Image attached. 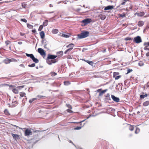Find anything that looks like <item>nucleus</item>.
<instances>
[{
  "instance_id": "41",
  "label": "nucleus",
  "mask_w": 149,
  "mask_h": 149,
  "mask_svg": "<svg viewBox=\"0 0 149 149\" xmlns=\"http://www.w3.org/2000/svg\"><path fill=\"white\" fill-rule=\"evenodd\" d=\"M129 0H123V2L120 5H124L125 4V3L127 1H129Z\"/></svg>"
},
{
  "instance_id": "60",
  "label": "nucleus",
  "mask_w": 149,
  "mask_h": 149,
  "mask_svg": "<svg viewBox=\"0 0 149 149\" xmlns=\"http://www.w3.org/2000/svg\"><path fill=\"white\" fill-rule=\"evenodd\" d=\"M18 75H14V76H10V77H17L18 76Z\"/></svg>"
},
{
  "instance_id": "45",
  "label": "nucleus",
  "mask_w": 149,
  "mask_h": 149,
  "mask_svg": "<svg viewBox=\"0 0 149 149\" xmlns=\"http://www.w3.org/2000/svg\"><path fill=\"white\" fill-rule=\"evenodd\" d=\"M48 42L47 41H46V42H45V43H44V47L45 48H47V47H46V46L47 45V44H48Z\"/></svg>"
},
{
  "instance_id": "8",
  "label": "nucleus",
  "mask_w": 149,
  "mask_h": 149,
  "mask_svg": "<svg viewBox=\"0 0 149 149\" xmlns=\"http://www.w3.org/2000/svg\"><path fill=\"white\" fill-rule=\"evenodd\" d=\"M111 100V98L110 97V94L109 93H107L105 96L104 99V100L106 102H108L109 101Z\"/></svg>"
},
{
  "instance_id": "10",
  "label": "nucleus",
  "mask_w": 149,
  "mask_h": 149,
  "mask_svg": "<svg viewBox=\"0 0 149 149\" xmlns=\"http://www.w3.org/2000/svg\"><path fill=\"white\" fill-rule=\"evenodd\" d=\"M111 97L112 99L114 101L117 102H119L120 99L118 97H117L113 95H111Z\"/></svg>"
},
{
  "instance_id": "32",
  "label": "nucleus",
  "mask_w": 149,
  "mask_h": 149,
  "mask_svg": "<svg viewBox=\"0 0 149 149\" xmlns=\"http://www.w3.org/2000/svg\"><path fill=\"white\" fill-rule=\"evenodd\" d=\"M71 50L70 49L68 48L64 52V54H69V52H70Z\"/></svg>"
},
{
  "instance_id": "2",
  "label": "nucleus",
  "mask_w": 149,
  "mask_h": 149,
  "mask_svg": "<svg viewBox=\"0 0 149 149\" xmlns=\"http://www.w3.org/2000/svg\"><path fill=\"white\" fill-rule=\"evenodd\" d=\"M90 34L89 31H83L81 33L77 35V37L79 39H82L89 36Z\"/></svg>"
},
{
  "instance_id": "27",
  "label": "nucleus",
  "mask_w": 149,
  "mask_h": 149,
  "mask_svg": "<svg viewBox=\"0 0 149 149\" xmlns=\"http://www.w3.org/2000/svg\"><path fill=\"white\" fill-rule=\"evenodd\" d=\"M147 96V95L146 94L145 95H140V98L141 99L144 98Z\"/></svg>"
},
{
  "instance_id": "1",
  "label": "nucleus",
  "mask_w": 149,
  "mask_h": 149,
  "mask_svg": "<svg viewBox=\"0 0 149 149\" xmlns=\"http://www.w3.org/2000/svg\"><path fill=\"white\" fill-rule=\"evenodd\" d=\"M57 57L56 55L48 54V55L47 63L49 65L52 64V63H55L58 60L57 59H55Z\"/></svg>"
},
{
  "instance_id": "16",
  "label": "nucleus",
  "mask_w": 149,
  "mask_h": 149,
  "mask_svg": "<svg viewBox=\"0 0 149 149\" xmlns=\"http://www.w3.org/2000/svg\"><path fill=\"white\" fill-rule=\"evenodd\" d=\"M31 59L32 60L33 62H34L36 63H38L39 62L37 58H35V57H34V56L32 57Z\"/></svg>"
},
{
  "instance_id": "14",
  "label": "nucleus",
  "mask_w": 149,
  "mask_h": 149,
  "mask_svg": "<svg viewBox=\"0 0 149 149\" xmlns=\"http://www.w3.org/2000/svg\"><path fill=\"white\" fill-rule=\"evenodd\" d=\"M113 8V6H108L104 8V10H106L112 9Z\"/></svg>"
},
{
  "instance_id": "28",
  "label": "nucleus",
  "mask_w": 149,
  "mask_h": 149,
  "mask_svg": "<svg viewBox=\"0 0 149 149\" xmlns=\"http://www.w3.org/2000/svg\"><path fill=\"white\" fill-rule=\"evenodd\" d=\"M26 55L27 56L30 57L31 59L34 56L33 54H29L27 53H26Z\"/></svg>"
},
{
  "instance_id": "30",
  "label": "nucleus",
  "mask_w": 149,
  "mask_h": 149,
  "mask_svg": "<svg viewBox=\"0 0 149 149\" xmlns=\"http://www.w3.org/2000/svg\"><path fill=\"white\" fill-rule=\"evenodd\" d=\"M84 124H84L81 126H79V127H75L74 128V130H80L82 128V127H83V126H84Z\"/></svg>"
},
{
  "instance_id": "7",
  "label": "nucleus",
  "mask_w": 149,
  "mask_h": 149,
  "mask_svg": "<svg viewBox=\"0 0 149 149\" xmlns=\"http://www.w3.org/2000/svg\"><path fill=\"white\" fill-rule=\"evenodd\" d=\"M119 74V72H114L113 77L116 80H117L119 79L121 77L120 75H118Z\"/></svg>"
},
{
  "instance_id": "47",
  "label": "nucleus",
  "mask_w": 149,
  "mask_h": 149,
  "mask_svg": "<svg viewBox=\"0 0 149 149\" xmlns=\"http://www.w3.org/2000/svg\"><path fill=\"white\" fill-rule=\"evenodd\" d=\"M143 49L145 50L149 51V47H148L147 46H145L144 47Z\"/></svg>"
},
{
  "instance_id": "24",
  "label": "nucleus",
  "mask_w": 149,
  "mask_h": 149,
  "mask_svg": "<svg viewBox=\"0 0 149 149\" xmlns=\"http://www.w3.org/2000/svg\"><path fill=\"white\" fill-rule=\"evenodd\" d=\"M27 26L28 28L31 29H32L33 28V26L27 23Z\"/></svg>"
},
{
  "instance_id": "23",
  "label": "nucleus",
  "mask_w": 149,
  "mask_h": 149,
  "mask_svg": "<svg viewBox=\"0 0 149 149\" xmlns=\"http://www.w3.org/2000/svg\"><path fill=\"white\" fill-rule=\"evenodd\" d=\"M4 114L7 116H9L10 115V114L9 113L7 109H5L4 111Z\"/></svg>"
},
{
  "instance_id": "35",
  "label": "nucleus",
  "mask_w": 149,
  "mask_h": 149,
  "mask_svg": "<svg viewBox=\"0 0 149 149\" xmlns=\"http://www.w3.org/2000/svg\"><path fill=\"white\" fill-rule=\"evenodd\" d=\"M70 83L68 81H65L64 82V84L65 85L68 86L70 85Z\"/></svg>"
},
{
  "instance_id": "36",
  "label": "nucleus",
  "mask_w": 149,
  "mask_h": 149,
  "mask_svg": "<svg viewBox=\"0 0 149 149\" xmlns=\"http://www.w3.org/2000/svg\"><path fill=\"white\" fill-rule=\"evenodd\" d=\"M19 95L21 97H23L26 94L24 92H22L20 93Z\"/></svg>"
},
{
  "instance_id": "21",
  "label": "nucleus",
  "mask_w": 149,
  "mask_h": 149,
  "mask_svg": "<svg viewBox=\"0 0 149 149\" xmlns=\"http://www.w3.org/2000/svg\"><path fill=\"white\" fill-rule=\"evenodd\" d=\"M45 96H44L42 95H38L36 97V98H37L38 99H43L44 98H45Z\"/></svg>"
},
{
  "instance_id": "9",
  "label": "nucleus",
  "mask_w": 149,
  "mask_h": 149,
  "mask_svg": "<svg viewBox=\"0 0 149 149\" xmlns=\"http://www.w3.org/2000/svg\"><path fill=\"white\" fill-rule=\"evenodd\" d=\"M38 52L42 56H45L46 55L45 52L44 50L41 48H39L38 49Z\"/></svg>"
},
{
  "instance_id": "52",
  "label": "nucleus",
  "mask_w": 149,
  "mask_h": 149,
  "mask_svg": "<svg viewBox=\"0 0 149 149\" xmlns=\"http://www.w3.org/2000/svg\"><path fill=\"white\" fill-rule=\"evenodd\" d=\"M12 102L13 103H16L17 104V103L16 100H15L14 99L13 100Z\"/></svg>"
},
{
  "instance_id": "26",
  "label": "nucleus",
  "mask_w": 149,
  "mask_h": 149,
  "mask_svg": "<svg viewBox=\"0 0 149 149\" xmlns=\"http://www.w3.org/2000/svg\"><path fill=\"white\" fill-rule=\"evenodd\" d=\"M37 99V98H32L31 99H30L29 100V102L31 104V103H32L35 100H36Z\"/></svg>"
},
{
  "instance_id": "4",
  "label": "nucleus",
  "mask_w": 149,
  "mask_h": 149,
  "mask_svg": "<svg viewBox=\"0 0 149 149\" xmlns=\"http://www.w3.org/2000/svg\"><path fill=\"white\" fill-rule=\"evenodd\" d=\"M107 90V89H106L104 90H102V88H100L97 90L96 91L97 92L99 93V96H100L102 95L103 93L106 92Z\"/></svg>"
},
{
  "instance_id": "50",
  "label": "nucleus",
  "mask_w": 149,
  "mask_h": 149,
  "mask_svg": "<svg viewBox=\"0 0 149 149\" xmlns=\"http://www.w3.org/2000/svg\"><path fill=\"white\" fill-rule=\"evenodd\" d=\"M47 0H42L40 1V2L42 3H45L47 1Z\"/></svg>"
},
{
  "instance_id": "57",
  "label": "nucleus",
  "mask_w": 149,
  "mask_h": 149,
  "mask_svg": "<svg viewBox=\"0 0 149 149\" xmlns=\"http://www.w3.org/2000/svg\"><path fill=\"white\" fill-rule=\"evenodd\" d=\"M18 44L19 45H21L22 44V42L19 41V42H18Z\"/></svg>"
},
{
  "instance_id": "46",
  "label": "nucleus",
  "mask_w": 149,
  "mask_h": 149,
  "mask_svg": "<svg viewBox=\"0 0 149 149\" xmlns=\"http://www.w3.org/2000/svg\"><path fill=\"white\" fill-rule=\"evenodd\" d=\"M21 21L22 22H24L25 23H26L27 22V20L24 18L21 19Z\"/></svg>"
},
{
  "instance_id": "39",
  "label": "nucleus",
  "mask_w": 149,
  "mask_h": 149,
  "mask_svg": "<svg viewBox=\"0 0 149 149\" xmlns=\"http://www.w3.org/2000/svg\"><path fill=\"white\" fill-rule=\"evenodd\" d=\"M138 65L140 66H142L144 65V63L143 62L140 61L138 63Z\"/></svg>"
},
{
  "instance_id": "29",
  "label": "nucleus",
  "mask_w": 149,
  "mask_h": 149,
  "mask_svg": "<svg viewBox=\"0 0 149 149\" xmlns=\"http://www.w3.org/2000/svg\"><path fill=\"white\" fill-rule=\"evenodd\" d=\"M119 16L120 17H125V14L124 13H123L122 14H119Z\"/></svg>"
},
{
  "instance_id": "59",
  "label": "nucleus",
  "mask_w": 149,
  "mask_h": 149,
  "mask_svg": "<svg viewBox=\"0 0 149 149\" xmlns=\"http://www.w3.org/2000/svg\"><path fill=\"white\" fill-rule=\"evenodd\" d=\"M70 143H71L72 144H73L76 147V146H75V145L73 143L72 141Z\"/></svg>"
},
{
  "instance_id": "64",
  "label": "nucleus",
  "mask_w": 149,
  "mask_h": 149,
  "mask_svg": "<svg viewBox=\"0 0 149 149\" xmlns=\"http://www.w3.org/2000/svg\"><path fill=\"white\" fill-rule=\"evenodd\" d=\"M49 7H53V5H52V4H50L49 5Z\"/></svg>"
},
{
  "instance_id": "38",
  "label": "nucleus",
  "mask_w": 149,
  "mask_h": 149,
  "mask_svg": "<svg viewBox=\"0 0 149 149\" xmlns=\"http://www.w3.org/2000/svg\"><path fill=\"white\" fill-rule=\"evenodd\" d=\"M143 45L145 46H149V42H145L144 43Z\"/></svg>"
},
{
  "instance_id": "44",
  "label": "nucleus",
  "mask_w": 149,
  "mask_h": 149,
  "mask_svg": "<svg viewBox=\"0 0 149 149\" xmlns=\"http://www.w3.org/2000/svg\"><path fill=\"white\" fill-rule=\"evenodd\" d=\"M35 63H33L31 64L28 65V66L30 67H33L35 66Z\"/></svg>"
},
{
  "instance_id": "55",
  "label": "nucleus",
  "mask_w": 149,
  "mask_h": 149,
  "mask_svg": "<svg viewBox=\"0 0 149 149\" xmlns=\"http://www.w3.org/2000/svg\"><path fill=\"white\" fill-rule=\"evenodd\" d=\"M32 31L33 33H35L36 32V29H33L32 30Z\"/></svg>"
},
{
  "instance_id": "42",
  "label": "nucleus",
  "mask_w": 149,
  "mask_h": 149,
  "mask_svg": "<svg viewBox=\"0 0 149 149\" xmlns=\"http://www.w3.org/2000/svg\"><path fill=\"white\" fill-rule=\"evenodd\" d=\"M50 74L52 76L54 77L56 76L57 74V73L55 72H51Z\"/></svg>"
},
{
  "instance_id": "33",
  "label": "nucleus",
  "mask_w": 149,
  "mask_h": 149,
  "mask_svg": "<svg viewBox=\"0 0 149 149\" xmlns=\"http://www.w3.org/2000/svg\"><path fill=\"white\" fill-rule=\"evenodd\" d=\"M62 36L64 38H68L70 36L69 35L64 34H62Z\"/></svg>"
},
{
  "instance_id": "43",
  "label": "nucleus",
  "mask_w": 149,
  "mask_h": 149,
  "mask_svg": "<svg viewBox=\"0 0 149 149\" xmlns=\"http://www.w3.org/2000/svg\"><path fill=\"white\" fill-rule=\"evenodd\" d=\"M43 28V26L42 25H40L38 29V30L39 31H41V30Z\"/></svg>"
},
{
  "instance_id": "20",
  "label": "nucleus",
  "mask_w": 149,
  "mask_h": 149,
  "mask_svg": "<svg viewBox=\"0 0 149 149\" xmlns=\"http://www.w3.org/2000/svg\"><path fill=\"white\" fill-rule=\"evenodd\" d=\"M48 23V21L47 20H45V21L43 22V26H47Z\"/></svg>"
},
{
  "instance_id": "25",
  "label": "nucleus",
  "mask_w": 149,
  "mask_h": 149,
  "mask_svg": "<svg viewBox=\"0 0 149 149\" xmlns=\"http://www.w3.org/2000/svg\"><path fill=\"white\" fill-rule=\"evenodd\" d=\"M149 104V101H146L143 103V105L144 106H147Z\"/></svg>"
},
{
  "instance_id": "51",
  "label": "nucleus",
  "mask_w": 149,
  "mask_h": 149,
  "mask_svg": "<svg viewBox=\"0 0 149 149\" xmlns=\"http://www.w3.org/2000/svg\"><path fill=\"white\" fill-rule=\"evenodd\" d=\"M132 71V69H128L127 71V74L131 72Z\"/></svg>"
},
{
  "instance_id": "3",
  "label": "nucleus",
  "mask_w": 149,
  "mask_h": 149,
  "mask_svg": "<svg viewBox=\"0 0 149 149\" xmlns=\"http://www.w3.org/2000/svg\"><path fill=\"white\" fill-rule=\"evenodd\" d=\"M133 41L136 43H140L142 42L141 38L140 36H138L134 38Z\"/></svg>"
},
{
  "instance_id": "13",
  "label": "nucleus",
  "mask_w": 149,
  "mask_h": 149,
  "mask_svg": "<svg viewBox=\"0 0 149 149\" xmlns=\"http://www.w3.org/2000/svg\"><path fill=\"white\" fill-rule=\"evenodd\" d=\"M144 22L142 21H139L137 25L139 27H142L144 25Z\"/></svg>"
},
{
  "instance_id": "62",
  "label": "nucleus",
  "mask_w": 149,
  "mask_h": 149,
  "mask_svg": "<svg viewBox=\"0 0 149 149\" xmlns=\"http://www.w3.org/2000/svg\"><path fill=\"white\" fill-rule=\"evenodd\" d=\"M39 132V131L37 130H35V131H33V132Z\"/></svg>"
},
{
  "instance_id": "63",
  "label": "nucleus",
  "mask_w": 149,
  "mask_h": 149,
  "mask_svg": "<svg viewBox=\"0 0 149 149\" xmlns=\"http://www.w3.org/2000/svg\"><path fill=\"white\" fill-rule=\"evenodd\" d=\"M12 125L13 126L15 127H17V126L15 125Z\"/></svg>"
},
{
  "instance_id": "15",
  "label": "nucleus",
  "mask_w": 149,
  "mask_h": 149,
  "mask_svg": "<svg viewBox=\"0 0 149 149\" xmlns=\"http://www.w3.org/2000/svg\"><path fill=\"white\" fill-rule=\"evenodd\" d=\"M74 46V45L73 44L71 43L67 45L66 46V47L67 48H68L69 49H70L72 50L73 49Z\"/></svg>"
},
{
  "instance_id": "22",
  "label": "nucleus",
  "mask_w": 149,
  "mask_h": 149,
  "mask_svg": "<svg viewBox=\"0 0 149 149\" xmlns=\"http://www.w3.org/2000/svg\"><path fill=\"white\" fill-rule=\"evenodd\" d=\"M58 32V30L57 29H53L52 30V33L54 34H56Z\"/></svg>"
},
{
  "instance_id": "37",
  "label": "nucleus",
  "mask_w": 149,
  "mask_h": 149,
  "mask_svg": "<svg viewBox=\"0 0 149 149\" xmlns=\"http://www.w3.org/2000/svg\"><path fill=\"white\" fill-rule=\"evenodd\" d=\"M140 132V129L138 127H136L135 133L136 134Z\"/></svg>"
},
{
  "instance_id": "61",
  "label": "nucleus",
  "mask_w": 149,
  "mask_h": 149,
  "mask_svg": "<svg viewBox=\"0 0 149 149\" xmlns=\"http://www.w3.org/2000/svg\"><path fill=\"white\" fill-rule=\"evenodd\" d=\"M24 33H20V35L21 36H24Z\"/></svg>"
},
{
  "instance_id": "54",
  "label": "nucleus",
  "mask_w": 149,
  "mask_h": 149,
  "mask_svg": "<svg viewBox=\"0 0 149 149\" xmlns=\"http://www.w3.org/2000/svg\"><path fill=\"white\" fill-rule=\"evenodd\" d=\"M19 66L21 67H23V68H25V66L23 64H21L19 65Z\"/></svg>"
},
{
  "instance_id": "12",
  "label": "nucleus",
  "mask_w": 149,
  "mask_h": 149,
  "mask_svg": "<svg viewBox=\"0 0 149 149\" xmlns=\"http://www.w3.org/2000/svg\"><path fill=\"white\" fill-rule=\"evenodd\" d=\"M145 13L143 12H141L140 13H136L135 15H136L138 17H142L144 15Z\"/></svg>"
},
{
  "instance_id": "5",
  "label": "nucleus",
  "mask_w": 149,
  "mask_h": 149,
  "mask_svg": "<svg viewBox=\"0 0 149 149\" xmlns=\"http://www.w3.org/2000/svg\"><path fill=\"white\" fill-rule=\"evenodd\" d=\"M92 21L91 19L90 18H87L82 20L81 22L84 24V26L90 23Z\"/></svg>"
},
{
  "instance_id": "48",
  "label": "nucleus",
  "mask_w": 149,
  "mask_h": 149,
  "mask_svg": "<svg viewBox=\"0 0 149 149\" xmlns=\"http://www.w3.org/2000/svg\"><path fill=\"white\" fill-rule=\"evenodd\" d=\"M126 40H132V38L130 37H127L125 39Z\"/></svg>"
},
{
  "instance_id": "17",
  "label": "nucleus",
  "mask_w": 149,
  "mask_h": 149,
  "mask_svg": "<svg viewBox=\"0 0 149 149\" xmlns=\"http://www.w3.org/2000/svg\"><path fill=\"white\" fill-rule=\"evenodd\" d=\"M40 35L41 38H43L45 37V34L44 31H42L40 32Z\"/></svg>"
},
{
  "instance_id": "6",
  "label": "nucleus",
  "mask_w": 149,
  "mask_h": 149,
  "mask_svg": "<svg viewBox=\"0 0 149 149\" xmlns=\"http://www.w3.org/2000/svg\"><path fill=\"white\" fill-rule=\"evenodd\" d=\"M32 134V132L31 131L28 129H26L24 132V135L25 136H29L30 135Z\"/></svg>"
},
{
  "instance_id": "34",
  "label": "nucleus",
  "mask_w": 149,
  "mask_h": 149,
  "mask_svg": "<svg viewBox=\"0 0 149 149\" xmlns=\"http://www.w3.org/2000/svg\"><path fill=\"white\" fill-rule=\"evenodd\" d=\"M13 91L14 93L15 94H17L18 93V90L16 88L13 89Z\"/></svg>"
},
{
  "instance_id": "56",
  "label": "nucleus",
  "mask_w": 149,
  "mask_h": 149,
  "mask_svg": "<svg viewBox=\"0 0 149 149\" xmlns=\"http://www.w3.org/2000/svg\"><path fill=\"white\" fill-rule=\"evenodd\" d=\"M146 55L147 56H149V52H148L146 54Z\"/></svg>"
},
{
  "instance_id": "53",
  "label": "nucleus",
  "mask_w": 149,
  "mask_h": 149,
  "mask_svg": "<svg viewBox=\"0 0 149 149\" xmlns=\"http://www.w3.org/2000/svg\"><path fill=\"white\" fill-rule=\"evenodd\" d=\"M87 50V49L85 48H83L82 50V52H84L86 50Z\"/></svg>"
},
{
  "instance_id": "19",
  "label": "nucleus",
  "mask_w": 149,
  "mask_h": 149,
  "mask_svg": "<svg viewBox=\"0 0 149 149\" xmlns=\"http://www.w3.org/2000/svg\"><path fill=\"white\" fill-rule=\"evenodd\" d=\"M22 7L24 8H28L27 5L26 4L25 2H23L22 3Z\"/></svg>"
},
{
  "instance_id": "40",
  "label": "nucleus",
  "mask_w": 149,
  "mask_h": 149,
  "mask_svg": "<svg viewBox=\"0 0 149 149\" xmlns=\"http://www.w3.org/2000/svg\"><path fill=\"white\" fill-rule=\"evenodd\" d=\"M4 61L5 63L6 64H8L10 63V60H9L8 59H7V60H4Z\"/></svg>"
},
{
  "instance_id": "49",
  "label": "nucleus",
  "mask_w": 149,
  "mask_h": 149,
  "mask_svg": "<svg viewBox=\"0 0 149 149\" xmlns=\"http://www.w3.org/2000/svg\"><path fill=\"white\" fill-rule=\"evenodd\" d=\"M10 42L8 40L5 41V43L6 44V45H8L9 44Z\"/></svg>"
},
{
  "instance_id": "11",
  "label": "nucleus",
  "mask_w": 149,
  "mask_h": 149,
  "mask_svg": "<svg viewBox=\"0 0 149 149\" xmlns=\"http://www.w3.org/2000/svg\"><path fill=\"white\" fill-rule=\"evenodd\" d=\"M11 135L13 138L16 141L19 139L20 136L19 135L11 133Z\"/></svg>"
},
{
  "instance_id": "31",
  "label": "nucleus",
  "mask_w": 149,
  "mask_h": 149,
  "mask_svg": "<svg viewBox=\"0 0 149 149\" xmlns=\"http://www.w3.org/2000/svg\"><path fill=\"white\" fill-rule=\"evenodd\" d=\"M129 129L130 131H132L134 130V127L132 125H129Z\"/></svg>"
},
{
  "instance_id": "58",
  "label": "nucleus",
  "mask_w": 149,
  "mask_h": 149,
  "mask_svg": "<svg viewBox=\"0 0 149 149\" xmlns=\"http://www.w3.org/2000/svg\"><path fill=\"white\" fill-rule=\"evenodd\" d=\"M67 111L68 112H70V113L71 112V111H72L71 110H70L69 109H67Z\"/></svg>"
},
{
  "instance_id": "18",
  "label": "nucleus",
  "mask_w": 149,
  "mask_h": 149,
  "mask_svg": "<svg viewBox=\"0 0 149 149\" xmlns=\"http://www.w3.org/2000/svg\"><path fill=\"white\" fill-rule=\"evenodd\" d=\"M84 60L85 62H86L88 63V64H89V65H91V66H93V65L94 64V63L92 61H90L88 60Z\"/></svg>"
}]
</instances>
